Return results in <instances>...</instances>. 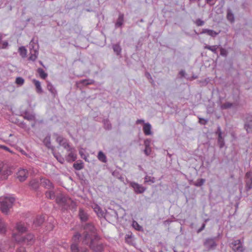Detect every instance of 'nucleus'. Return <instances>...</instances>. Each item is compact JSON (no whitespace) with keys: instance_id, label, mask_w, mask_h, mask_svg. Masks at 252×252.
<instances>
[{"instance_id":"1","label":"nucleus","mask_w":252,"mask_h":252,"mask_svg":"<svg viewBox=\"0 0 252 252\" xmlns=\"http://www.w3.org/2000/svg\"><path fill=\"white\" fill-rule=\"evenodd\" d=\"M56 203L62 208V211L67 210L68 208L76 209L77 205L75 202L67 195L59 193L57 194L55 200Z\"/></svg>"},{"instance_id":"2","label":"nucleus","mask_w":252,"mask_h":252,"mask_svg":"<svg viewBox=\"0 0 252 252\" xmlns=\"http://www.w3.org/2000/svg\"><path fill=\"white\" fill-rule=\"evenodd\" d=\"M86 236L82 244L89 246L93 252H103L104 246L103 243L100 242V237L98 235H95L94 238H90Z\"/></svg>"},{"instance_id":"3","label":"nucleus","mask_w":252,"mask_h":252,"mask_svg":"<svg viewBox=\"0 0 252 252\" xmlns=\"http://www.w3.org/2000/svg\"><path fill=\"white\" fill-rule=\"evenodd\" d=\"M15 201V198L11 196H6L3 198H0V210L3 213L7 214Z\"/></svg>"},{"instance_id":"4","label":"nucleus","mask_w":252,"mask_h":252,"mask_svg":"<svg viewBox=\"0 0 252 252\" xmlns=\"http://www.w3.org/2000/svg\"><path fill=\"white\" fill-rule=\"evenodd\" d=\"M12 237L15 241L19 243L31 245L34 242V236L32 233H29L25 236H21L18 234L13 233Z\"/></svg>"},{"instance_id":"5","label":"nucleus","mask_w":252,"mask_h":252,"mask_svg":"<svg viewBox=\"0 0 252 252\" xmlns=\"http://www.w3.org/2000/svg\"><path fill=\"white\" fill-rule=\"evenodd\" d=\"M84 232L83 233L82 241L84 240L86 236H89L90 238H94V236L97 235L94 225L91 223H87L84 226Z\"/></svg>"},{"instance_id":"6","label":"nucleus","mask_w":252,"mask_h":252,"mask_svg":"<svg viewBox=\"0 0 252 252\" xmlns=\"http://www.w3.org/2000/svg\"><path fill=\"white\" fill-rule=\"evenodd\" d=\"M217 237L207 238L203 242V246L207 249V251L216 249L217 244L216 243Z\"/></svg>"},{"instance_id":"7","label":"nucleus","mask_w":252,"mask_h":252,"mask_svg":"<svg viewBox=\"0 0 252 252\" xmlns=\"http://www.w3.org/2000/svg\"><path fill=\"white\" fill-rule=\"evenodd\" d=\"M12 173L10 168L7 166H3L0 164V179L1 180H5Z\"/></svg>"},{"instance_id":"8","label":"nucleus","mask_w":252,"mask_h":252,"mask_svg":"<svg viewBox=\"0 0 252 252\" xmlns=\"http://www.w3.org/2000/svg\"><path fill=\"white\" fill-rule=\"evenodd\" d=\"M245 189L246 191H249L252 189V172L249 171L247 172L245 176Z\"/></svg>"},{"instance_id":"9","label":"nucleus","mask_w":252,"mask_h":252,"mask_svg":"<svg viewBox=\"0 0 252 252\" xmlns=\"http://www.w3.org/2000/svg\"><path fill=\"white\" fill-rule=\"evenodd\" d=\"M129 185L133 189L136 194L143 193L146 190V188L134 182H130Z\"/></svg>"},{"instance_id":"10","label":"nucleus","mask_w":252,"mask_h":252,"mask_svg":"<svg viewBox=\"0 0 252 252\" xmlns=\"http://www.w3.org/2000/svg\"><path fill=\"white\" fill-rule=\"evenodd\" d=\"M231 245L232 250L235 252H243L244 251L243 244L240 240L233 241Z\"/></svg>"},{"instance_id":"11","label":"nucleus","mask_w":252,"mask_h":252,"mask_svg":"<svg viewBox=\"0 0 252 252\" xmlns=\"http://www.w3.org/2000/svg\"><path fill=\"white\" fill-rule=\"evenodd\" d=\"M68 151L70 153L65 157L66 160L68 162H72L76 160L77 159V155L75 153L76 150L73 148L68 149Z\"/></svg>"},{"instance_id":"12","label":"nucleus","mask_w":252,"mask_h":252,"mask_svg":"<svg viewBox=\"0 0 252 252\" xmlns=\"http://www.w3.org/2000/svg\"><path fill=\"white\" fill-rule=\"evenodd\" d=\"M28 172L26 169H21L17 173V178L20 182H24L28 178Z\"/></svg>"},{"instance_id":"13","label":"nucleus","mask_w":252,"mask_h":252,"mask_svg":"<svg viewBox=\"0 0 252 252\" xmlns=\"http://www.w3.org/2000/svg\"><path fill=\"white\" fill-rule=\"evenodd\" d=\"M41 181L42 186L45 188L48 189H54L53 184L49 179L42 178Z\"/></svg>"},{"instance_id":"14","label":"nucleus","mask_w":252,"mask_h":252,"mask_svg":"<svg viewBox=\"0 0 252 252\" xmlns=\"http://www.w3.org/2000/svg\"><path fill=\"white\" fill-rule=\"evenodd\" d=\"M24 115H22L24 119L28 121H36L35 115L34 114L30 113L28 111L25 110L23 112Z\"/></svg>"},{"instance_id":"15","label":"nucleus","mask_w":252,"mask_h":252,"mask_svg":"<svg viewBox=\"0 0 252 252\" xmlns=\"http://www.w3.org/2000/svg\"><path fill=\"white\" fill-rule=\"evenodd\" d=\"M78 216L82 222H86L88 220L89 216L82 208L79 209Z\"/></svg>"},{"instance_id":"16","label":"nucleus","mask_w":252,"mask_h":252,"mask_svg":"<svg viewBox=\"0 0 252 252\" xmlns=\"http://www.w3.org/2000/svg\"><path fill=\"white\" fill-rule=\"evenodd\" d=\"M45 218L42 216H37L35 219L33 220V225L36 226H40L44 222Z\"/></svg>"},{"instance_id":"17","label":"nucleus","mask_w":252,"mask_h":252,"mask_svg":"<svg viewBox=\"0 0 252 252\" xmlns=\"http://www.w3.org/2000/svg\"><path fill=\"white\" fill-rule=\"evenodd\" d=\"M152 126L149 123H145L143 125V132L146 135H150L152 134L151 131Z\"/></svg>"},{"instance_id":"18","label":"nucleus","mask_w":252,"mask_h":252,"mask_svg":"<svg viewBox=\"0 0 252 252\" xmlns=\"http://www.w3.org/2000/svg\"><path fill=\"white\" fill-rule=\"evenodd\" d=\"M44 145L49 149H53L54 147L51 145V135L48 134L47 136L44 138L43 140Z\"/></svg>"},{"instance_id":"19","label":"nucleus","mask_w":252,"mask_h":252,"mask_svg":"<svg viewBox=\"0 0 252 252\" xmlns=\"http://www.w3.org/2000/svg\"><path fill=\"white\" fill-rule=\"evenodd\" d=\"M47 88L48 90L50 92L53 97L55 98L57 95V91L51 83L49 82L47 83Z\"/></svg>"},{"instance_id":"20","label":"nucleus","mask_w":252,"mask_h":252,"mask_svg":"<svg viewBox=\"0 0 252 252\" xmlns=\"http://www.w3.org/2000/svg\"><path fill=\"white\" fill-rule=\"evenodd\" d=\"M81 237V235L79 232H76L73 236L72 238V244H75L77 246V248H79L78 245L80 242V238Z\"/></svg>"},{"instance_id":"21","label":"nucleus","mask_w":252,"mask_h":252,"mask_svg":"<svg viewBox=\"0 0 252 252\" xmlns=\"http://www.w3.org/2000/svg\"><path fill=\"white\" fill-rule=\"evenodd\" d=\"M124 21V14L121 13H119V17L115 23V27L116 28L121 27L123 25Z\"/></svg>"},{"instance_id":"22","label":"nucleus","mask_w":252,"mask_h":252,"mask_svg":"<svg viewBox=\"0 0 252 252\" xmlns=\"http://www.w3.org/2000/svg\"><path fill=\"white\" fill-rule=\"evenodd\" d=\"M244 128L248 133H252V117L245 124Z\"/></svg>"},{"instance_id":"23","label":"nucleus","mask_w":252,"mask_h":252,"mask_svg":"<svg viewBox=\"0 0 252 252\" xmlns=\"http://www.w3.org/2000/svg\"><path fill=\"white\" fill-rule=\"evenodd\" d=\"M32 83L34 84L35 87L36 91L38 94H42L43 93V90L41 86V83L35 79L32 80Z\"/></svg>"},{"instance_id":"24","label":"nucleus","mask_w":252,"mask_h":252,"mask_svg":"<svg viewBox=\"0 0 252 252\" xmlns=\"http://www.w3.org/2000/svg\"><path fill=\"white\" fill-rule=\"evenodd\" d=\"M16 229L18 231L19 233H23L25 232L27 230V228L25 227V225L21 223L18 222L16 224Z\"/></svg>"},{"instance_id":"25","label":"nucleus","mask_w":252,"mask_h":252,"mask_svg":"<svg viewBox=\"0 0 252 252\" xmlns=\"http://www.w3.org/2000/svg\"><path fill=\"white\" fill-rule=\"evenodd\" d=\"M94 211L96 213L97 216L99 218H105V213L102 210L101 208L98 205H96V207L94 208Z\"/></svg>"},{"instance_id":"26","label":"nucleus","mask_w":252,"mask_h":252,"mask_svg":"<svg viewBox=\"0 0 252 252\" xmlns=\"http://www.w3.org/2000/svg\"><path fill=\"white\" fill-rule=\"evenodd\" d=\"M112 49L114 53L117 55H121L122 52V48L119 43L114 44L112 45Z\"/></svg>"},{"instance_id":"27","label":"nucleus","mask_w":252,"mask_h":252,"mask_svg":"<svg viewBox=\"0 0 252 252\" xmlns=\"http://www.w3.org/2000/svg\"><path fill=\"white\" fill-rule=\"evenodd\" d=\"M94 84V81L93 79H84L80 80L77 82V84H82L83 85L87 86L89 85H93Z\"/></svg>"},{"instance_id":"28","label":"nucleus","mask_w":252,"mask_h":252,"mask_svg":"<svg viewBox=\"0 0 252 252\" xmlns=\"http://www.w3.org/2000/svg\"><path fill=\"white\" fill-rule=\"evenodd\" d=\"M46 197L50 199H56L57 195H56L55 191L53 189H49L45 193Z\"/></svg>"},{"instance_id":"29","label":"nucleus","mask_w":252,"mask_h":252,"mask_svg":"<svg viewBox=\"0 0 252 252\" xmlns=\"http://www.w3.org/2000/svg\"><path fill=\"white\" fill-rule=\"evenodd\" d=\"M7 225L3 219L0 218V233L4 234L6 231Z\"/></svg>"},{"instance_id":"30","label":"nucleus","mask_w":252,"mask_h":252,"mask_svg":"<svg viewBox=\"0 0 252 252\" xmlns=\"http://www.w3.org/2000/svg\"><path fill=\"white\" fill-rule=\"evenodd\" d=\"M73 167L76 170H80L84 168V162L82 160H79V162L77 161L73 164Z\"/></svg>"},{"instance_id":"31","label":"nucleus","mask_w":252,"mask_h":252,"mask_svg":"<svg viewBox=\"0 0 252 252\" xmlns=\"http://www.w3.org/2000/svg\"><path fill=\"white\" fill-rule=\"evenodd\" d=\"M217 142L218 145L220 149L222 148L224 146L225 142L222 135L218 136Z\"/></svg>"},{"instance_id":"32","label":"nucleus","mask_w":252,"mask_h":252,"mask_svg":"<svg viewBox=\"0 0 252 252\" xmlns=\"http://www.w3.org/2000/svg\"><path fill=\"white\" fill-rule=\"evenodd\" d=\"M226 18L228 21L230 22L231 23H233L234 21V14L232 12L231 10L230 9H227V15Z\"/></svg>"},{"instance_id":"33","label":"nucleus","mask_w":252,"mask_h":252,"mask_svg":"<svg viewBox=\"0 0 252 252\" xmlns=\"http://www.w3.org/2000/svg\"><path fill=\"white\" fill-rule=\"evenodd\" d=\"M133 236L131 232H129L128 234H126L125 236V241L126 242L129 244H132L133 243Z\"/></svg>"},{"instance_id":"34","label":"nucleus","mask_w":252,"mask_h":252,"mask_svg":"<svg viewBox=\"0 0 252 252\" xmlns=\"http://www.w3.org/2000/svg\"><path fill=\"white\" fill-rule=\"evenodd\" d=\"M37 72L38 73L40 77L43 79H45L48 76L47 73H46L41 68H38L37 69Z\"/></svg>"},{"instance_id":"35","label":"nucleus","mask_w":252,"mask_h":252,"mask_svg":"<svg viewBox=\"0 0 252 252\" xmlns=\"http://www.w3.org/2000/svg\"><path fill=\"white\" fill-rule=\"evenodd\" d=\"M220 45H214V46H210V45H206L204 47L205 49H208L213 52L214 54H217V49L219 48Z\"/></svg>"},{"instance_id":"36","label":"nucleus","mask_w":252,"mask_h":252,"mask_svg":"<svg viewBox=\"0 0 252 252\" xmlns=\"http://www.w3.org/2000/svg\"><path fill=\"white\" fill-rule=\"evenodd\" d=\"M20 55L23 58H24L27 56V51L26 48L24 46H21L19 48L18 50Z\"/></svg>"},{"instance_id":"37","label":"nucleus","mask_w":252,"mask_h":252,"mask_svg":"<svg viewBox=\"0 0 252 252\" xmlns=\"http://www.w3.org/2000/svg\"><path fill=\"white\" fill-rule=\"evenodd\" d=\"M30 186L33 189L36 190L39 187L38 182L36 180H32L30 182Z\"/></svg>"},{"instance_id":"38","label":"nucleus","mask_w":252,"mask_h":252,"mask_svg":"<svg viewBox=\"0 0 252 252\" xmlns=\"http://www.w3.org/2000/svg\"><path fill=\"white\" fill-rule=\"evenodd\" d=\"M97 158L100 161L103 162H106L107 161L106 157L102 151H99L98 152Z\"/></svg>"},{"instance_id":"39","label":"nucleus","mask_w":252,"mask_h":252,"mask_svg":"<svg viewBox=\"0 0 252 252\" xmlns=\"http://www.w3.org/2000/svg\"><path fill=\"white\" fill-rule=\"evenodd\" d=\"M205 182V179L203 178L198 179L194 183L193 185L197 187H201Z\"/></svg>"},{"instance_id":"40","label":"nucleus","mask_w":252,"mask_h":252,"mask_svg":"<svg viewBox=\"0 0 252 252\" xmlns=\"http://www.w3.org/2000/svg\"><path fill=\"white\" fill-rule=\"evenodd\" d=\"M193 22L197 27H202L205 24V21L200 18L196 19Z\"/></svg>"},{"instance_id":"41","label":"nucleus","mask_w":252,"mask_h":252,"mask_svg":"<svg viewBox=\"0 0 252 252\" xmlns=\"http://www.w3.org/2000/svg\"><path fill=\"white\" fill-rule=\"evenodd\" d=\"M144 180L145 183L150 182L151 183H154L156 182L155 177L148 176L147 175L144 177Z\"/></svg>"},{"instance_id":"42","label":"nucleus","mask_w":252,"mask_h":252,"mask_svg":"<svg viewBox=\"0 0 252 252\" xmlns=\"http://www.w3.org/2000/svg\"><path fill=\"white\" fill-rule=\"evenodd\" d=\"M53 135L57 136L56 141L59 144V145L62 144V143L64 141V139L62 136L59 135L58 133H54Z\"/></svg>"},{"instance_id":"43","label":"nucleus","mask_w":252,"mask_h":252,"mask_svg":"<svg viewBox=\"0 0 252 252\" xmlns=\"http://www.w3.org/2000/svg\"><path fill=\"white\" fill-rule=\"evenodd\" d=\"M233 106V103L229 102H226L221 105L222 109H227L231 108Z\"/></svg>"},{"instance_id":"44","label":"nucleus","mask_w":252,"mask_h":252,"mask_svg":"<svg viewBox=\"0 0 252 252\" xmlns=\"http://www.w3.org/2000/svg\"><path fill=\"white\" fill-rule=\"evenodd\" d=\"M54 157L56 158L57 160L61 163H63L64 161V159L62 157L60 154H54L53 153Z\"/></svg>"},{"instance_id":"45","label":"nucleus","mask_w":252,"mask_h":252,"mask_svg":"<svg viewBox=\"0 0 252 252\" xmlns=\"http://www.w3.org/2000/svg\"><path fill=\"white\" fill-rule=\"evenodd\" d=\"M24 79L21 77H18L16 78L15 83L17 85L20 86H22L24 84Z\"/></svg>"},{"instance_id":"46","label":"nucleus","mask_w":252,"mask_h":252,"mask_svg":"<svg viewBox=\"0 0 252 252\" xmlns=\"http://www.w3.org/2000/svg\"><path fill=\"white\" fill-rule=\"evenodd\" d=\"M34 53L32 54L29 57V60L35 61L37 58L38 52L36 50L34 51Z\"/></svg>"},{"instance_id":"47","label":"nucleus","mask_w":252,"mask_h":252,"mask_svg":"<svg viewBox=\"0 0 252 252\" xmlns=\"http://www.w3.org/2000/svg\"><path fill=\"white\" fill-rule=\"evenodd\" d=\"M104 128L107 130H110L112 128L111 124L110 123L108 120H106L104 122Z\"/></svg>"},{"instance_id":"48","label":"nucleus","mask_w":252,"mask_h":252,"mask_svg":"<svg viewBox=\"0 0 252 252\" xmlns=\"http://www.w3.org/2000/svg\"><path fill=\"white\" fill-rule=\"evenodd\" d=\"M228 55V51L224 48H223L222 47L220 48V55L224 57H226Z\"/></svg>"},{"instance_id":"49","label":"nucleus","mask_w":252,"mask_h":252,"mask_svg":"<svg viewBox=\"0 0 252 252\" xmlns=\"http://www.w3.org/2000/svg\"><path fill=\"white\" fill-rule=\"evenodd\" d=\"M60 146H62L63 147L64 149H66L68 151V149L70 148H73V147H71L70 146L69 144L67 141H63L62 144L60 145Z\"/></svg>"},{"instance_id":"50","label":"nucleus","mask_w":252,"mask_h":252,"mask_svg":"<svg viewBox=\"0 0 252 252\" xmlns=\"http://www.w3.org/2000/svg\"><path fill=\"white\" fill-rule=\"evenodd\" d=\"M70 250L71 252H80L79 248H77L76 245L71 244L70 246Z\"/></svg>"},{"instance_id":"51","label":"nucleus","mask_w":252,"mask_h":252,"mask_svg":"<svg viewBox=\"0 0 252 252\" xmlns=\"http://www.w3.org/2000/svg\"><path fill=\"white\" fill-rule=\"evenodd\" d=\"M152 152V150L150 147H145V149L144 150V154L147 156H149Z\"/></svg>"},{"instance_id":"52","label":"nucleus","mask_w":252,"mask_h":252,"mask_svg":"<svg viewBox=\"0 0 252 252\" xmlns=\"http://www.w3.org/2000/svg\"><path fill=\"white\" fill-rule=\"evenodd\" d=\"M8 46V42L7 41H4L0 44V49H6Z\"/></svg>"},{"instance_id":"53","label":"nucleus","mask_w":252,"mask_h":252,"mask_svg":"<svg viewBox=\"0 0 252 252\" xmlns=\"http://www.w3.org/2000/svg\"><path fill=\"white\" fill-rule=\"evenodd\" d=\"M215 134L216 135H217L218 136L222 135V132L221 130V127L220 126H218L217 129L215 132Z\"/></svg>"},{"instance_id":"54","label":"nucleus","mask_w":252,"mask_h":252,"mask_svg":"<svg viewBox=\"0 0 252 252\" xmlns=\"http://www.w3.org/2000/svg\"><path fill=\"white\" fill-rule=\"evenodd\" d=\"M151 140L150 139H146L144 140V144L145 147H150V143Z\"/></svg>"},{"instance_id":"55","label":"nucleus","mask_w":252,"mask_h":252,"mask_svg":"<svg viewBox=\"0 0 252 252\" xmlns=\"http://www.w3.org/2000/svg\"><path fill=\"white\" fill-rule=\"evenodd\" d=\"M217 0H205L206 3L210 6L214 5Z\"/></svg>"},{"instance_id":"56","label":"nucleus","mask_w":252,"mask_h":252,"mask_svg":"<svg viewBox=\"0 0 252 252\" xmlns=\"http://www.w3.org/2000/svg\"><path fill=\"white\" fill-rule=\"evenodd\" d=\"M197 34L199 33H203V32H195ZM208 35H211L212 37H215L217 35H218L220 32H206Z\"/></svg>"},{"instance_id":"57","label":"nucleus","mask_w":252,"mask_h":252,"mask_svg":"<svg viewBox=\"0 0 252 252\" xmlns=\"http://www.w3.org/2000/svg\"><path fill=\"white\" fill-rule=\"evenodd\" d=\"M199 122L202 125H206L208 122V120L204 118H199Z\"/></svg>"},{"instance_id":"58","label":"nucleus","mask_w":252,"mask_h":252,"mask_svg":"<svg viewBox=\"0 0 252 252\" xmlns=\"http://www.w3.org/2000/svg\"><path fill=\"white\" fill-rule=\"evenodd\" d=\"M112 211L113 213V214L112 215V216H113L116 220H118L119 216L117 212L115 210H112Z\"/></svg>"},{"instance_id":"59","label":"nucleus","mask_w":252,"mask_h":252,"mask_svg":"<svg viewBox=\"0 0 252 252\" xmlns=\"http://www.w3.org/2000/svg\"><path fill=\"white\" fill-rule=\"evenodd\" d=\"M205 226H206V224L205 223H202L201 226L200 228H199L197 231V233H199L200 232H201L202 230H203L204 229H205Z\"/></svg>"},{"instance_id":"60","label":"nucleus","mask_w":252,"mask_h":252,"mask_svg":"<svg viewBox=\"0 0 252 252\" xmlns=\"http://www.w3.org/2000/svg\"><path fill=\"white\" fill-rule=\"evenodd\" d=\"M17 252H26L24 247H20L17 250Z\"/></svg>"},{"instance_id":"61","label":"nucleus","mask_w":252,"mask_h":252,"mask_svg":"<svg viewBox=\"0 0 252 252\" xmlns=\"http://www.w3.org/2000/svg\"><path fill=\"white\" fill-rule=\"evenodd\" d=\"M0 148L1 149H4L5 150H6V151H7L11 152V151H10V149H9L8 147H7L5 146H4V145H0Z\"/></svg>"},{"instance_id":"62","label":"nucleus","mask_w":252,"mask_h":252,"mask_svg":"<svg viewBox=\"0 0 252 252\" xmlns=\"http://www.w3.org/2000/svg\"><path fill=\"white\" fill-rule=\"evenodd\" d=\"M179 74L181 75L182 77H185L186 75V72L184 70H182L179 72Z\"/></svg>"},{"instance_id":"63","label":"nucleus","mask_w":252,"mask_h":252,"mask_svg":"<svg viewBox=\"0 0 252 252\" xmlns=\"http://www.w3.org/2000/svg\"><path fill=\"white\" fill-rule=\"evenodd\" d=\"M136 124H143L144 125V121L142 119H138L136 122Z\"/></svg>"},{"instance_id":"64","label":"nucleus","mask_w":252,"mask_h":252,"mask_svg":"<svg viewBox=\"0 0 252 252\" xmlns=\"http://www.w3.org/2000/svg\"><path fill=\"white\" fill-rule=\"evenodd\" d=\"M26 123L23 121V122H21L20 123V126L22 127V128H25L26 127Z\"/></svg>"}]
</instances>
